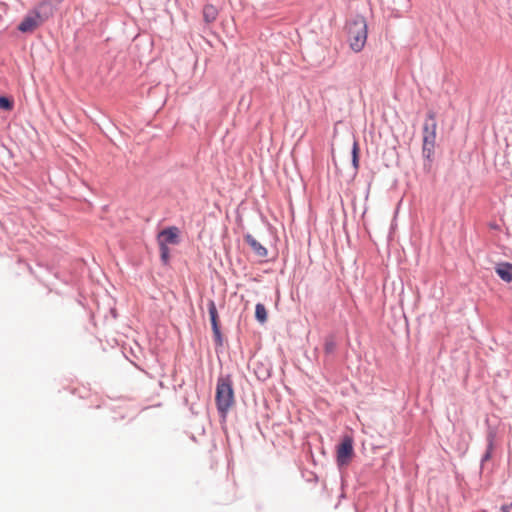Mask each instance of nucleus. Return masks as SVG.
Masks as SVG:
<instances>
[{"label": "nucleus", "mask_w": 512, "mask_h": 512, "mask_svg": "<svg viewBox=\"0 0 512 512\" xmlns=\"http://www.w3.org/2000/svg\"><path fill=\"white\" fill-rule=\"evenodd\" d=\"M218 17V9L211 4H207L203 8V19L206 24L213 23Z\"/></svg>", "instance_id": "10"}, {"label": "nucleus", "mask_w": 512, "mask_h": 512, "mask_svg": "<svg viewBox=\"0 0 512 512\" xmlns=\"http://www.w3.org/2000/svg\"><path fill=\"white\" fill-rule=\"evenodd\" d=\"M208 312H209V316H210V321H211L215 341H216L217 345L221 346L222 345V334L220 331V324H219L217 308H216V305L213 300H210L208 302Z\"/></svg>", "instance_id": "6"}, {"label": "nucleus", "mask_w": 512, "mask_h": 512, "mask_svg": "<svg viewBox=\"0 0 512 512\" xmlns=\"http://www.w3.org/2000/svg\"><path fill=\"white\" fill-rule=\"evenodd\" d=\"M0 108L4 110H11L13 108V102L7 97H0Z\"/></svg>", "instance_id": "13"}, {"label": "nucleus", "mask_w": 512, "mask_h": 512, "mask_svg": "<svg viewBox=\"0 0 512 512\" xmlns=\"http://www.w3.org/2000/svg\"><path fill=\"white\" fill-rule=\"evenodd\" d=\"M489 457H490V454H489V453H487V454L485 455L484 459H485V460H487V459H489Z\"/></svg>", "instance_id": "16"}, {"label": "nucleus", "mask_w": 512, "mask_h": 512, "mask_svg": "<svg viewBox=\"0 0 512 512\" xmlns=\"http://www.w3.org/2000/svg\"><path fill=\"white\" fill-rule=\"evenodd\" d=\"M358 152H359L358 144H357V142H354L353 149H352V162H353V166L355 169H357L359 166Z\"/></svg>", "instance_id": "12"}, {"label": "nucleus", "mask_w": 512, "mask_h": 512, "mask_svg": "<svg viewBox=\"0 0 512 512\" xmlns=\"http://www.w3.org/2000/svg\"><path fill=\"white\" fill-rule=\"evenodd\" d=\"M509 509H510V507H509V506H507V505H505V506H503V507H502V510H503L504 512H508V511H509Z\"/></svg>", "instance_id": "15"}, {"label": "nucleus", "mask_w": 512, "mask_h": 512, "mask_svg": "<svg viewBox=\"0 0 512 512\" xmlns=\"http://www.w3.org/2000/svg\"><path fill=\"white\" fill-rule=\"evenodd\" d=\"M63 0H41L31 9L17 29L22 33H33L46 21L53 17L55 10Z\"/></svg>", "instance_id": "1"}, {"label": "nucleus", "mask_w": 512, "mask_h": 512, "mask_svg": "<svg viewBox=\"0 0 512 512\" xmlns=\"http://www.w3.org/2000/svg\"><path fill=\"white\" fill-rule=\"evenodd\" d=\"M436 128L435 116L430 112L423 125V155L428 159L431 158L434 153Z\"/></svg>", "instance_id": "4"}, {"label": "nucleus", "mask_w": 512, "mask_h": 512, "mask_svg": "<svg viewBox=\"0 0 512 512\" xmlns=\"http://www.w3.org/2000/svg\"><path fill=\"white\" fill-rule=\"evenodd\" d=\"M495 271L497 275L505 282L512 281V264L508 262L499 263Z\"/></svg>", "instance_id": "9"}, {"label": "nucleus", "mask_w": 512, "mask_h": 512, "mask_svg": "<svg viewBox=\"0 0 512 512\" xmlns=\"http://www.w3.org/2000/svg\"><path fill=\"white\" fill-rule=\"evenodd\" d=\"M215 401L219 413L226 417V414L234 405V390L232 381L228 377H220L217 380Z\"/></svg>", "instance_id": "3"}, {"label": "nucleus", "mask_w": 512, "mask_h": 512, "mask_svg": "<svg viewBox=\"0 0 512 512\" xmlns=\"http://www.w3.org/2000/svg\"><path fill=\"white\" fill-rule=\"evenodd\" d=\"M158 243L168 246V244L179 243V229L175 226L162 230L158 235Z\"/></svg>", "instance_id": "7"}, {"label": "nucleus", "mask_w": 512, "mask_h": 512, "mask_svg": "<svg viewBox=\"0 0 512 512\" xmlns=\"http://www.w3.org/2000/svg\"><path fill=\"white\" fill-rule=\"evenodd\" d=\"M244 239L256 256L260 258L267 256V249L262 246V244L259 243L252 235L247 234Z\"/></svg>", "instance_id": "8"}, {"label": "nucleus", "mask_w": 512, "mask_h": 512, "mask_svg": "<svg viewBox=\"0 0 512 512\" xmlns=\"http://www.w3.org/2000/svg\"><path fill=\"white\" fill-rule=\"evenodd\" d=\"M255 317L260 323H265L267 321V310L263 304H256Z\"/></svg>", "instance_id": "11"}, {"label": "nucleus", "mask_w": 512, "mask_h": 512, "mask_svg": "<svg viewBox=\"0 0 512 512\" xmlns=\"http://www.w3.org/2000/svg\"><path fill=\"white\" fill-rule=\"evenodd\" d=\"M159 247H160L161 259L163 260L164 263H167L169 260L170 250H169L168 246H165L164 244H159Z\"/></svg>", "instance_id": "14"}, {"label": "nucleus", "mask_w": 512, "mask_h": 512, "mask_svg": "<svg viewBox=\"0 0 512 512\" xmlns=\"http://www.w3.org/2000/svg\"><path fill=\"white\" fill-rule=\"evenodd\" d=\"M368 36L367 22L364 17L357 16L348 24V42L350 48L358 53L365 47Z\"/></svg>", "instance_id": "2"}, {"label": "nucleus", "mask_w": 512, "mask_h": 512, "mask_svg": "<svg viewBox=\"0 0 512 512\" xmlns=\"http://www.w3.org/2000/svg\"><path fill=\"white\" fill-rule=\"evenodd\" d=\"M353 454V440L350 437H345L337 448V464L339 466L348 465Z\"/></svg>", "instance_id": "5"}]
</instances>
